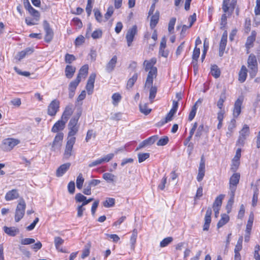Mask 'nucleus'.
Segmentation results:
<instances>
[{
	"mask_svg": "<svg viewBox=\"0 0 260 260\" xmlns=\"http://www.w3.org/2000/svg\"><path fill=\"white\" fill-rule=\"evenodd\" d=\"M240 178V174L239 173H234L230 178L229 189L230 190L231 199L229 200L228 204L226 206L227 208H229V206H230V207L232 206V204L235 196V193L237 189V187L239 182Z\"/></svg>",
	"mask_w": 260,
	"mask_h": 260,
	"instance_id": "obj_1",
	"label": "nucleus"
},
{
	"mask_svg": "<svg viewBox=\"0 0 260 260\" xmlns=\"http://www.w3.org/2000/svg\"><path fill=\"white\" fill-rule=\"evenodd\" d=\"M248 68L249 70V75L251 78H254L258 71V64L256 56L251 54L247 59Z\"/></svg>",
	"mask_w": 260,
	"mask_h": 260,
	"instance_id": "obj_2",
	"label": "nucleus"
},
{
	"mask_svg": "<svg viewBox=\"0 0 260 260\" xmlns=\"http://www.w3.org/2000/svg\"><path fill=\"white\" fill-rule=\"evenodd\" d=\"M250 134L249 127L244 124L243 128L239 132V136L237 141V145L241 147L244 145L245 141Z\"/></svg>",
	"mask_w": 260,
	"mask_h": 260,
	"instance_id": "obj_3",
	"label": "nucleus"
},
{
	"mask_svg": "<svg viewBox=\"0 0 260 260\" xmlns=\"http://www.w3.org/2000/svg\"><path fill=\"white\" fill-rule=\"evenodd\" d=\"M26 204L24 200L20 201L19 203L17 206L15 220L16 222H18L22 219L24 215Z\"/></svg>",
	"mask_w": 260,
	"mask_h": 260,
	"instance_id": "obj_4",
	"label": "nucleus"
},
{
	"mask_svg": "<svg viewBox=\"0 0 260 260\" xmlns=\"http://www.w3.org/2000/svg\"><path fill=\"white\" fill-rule=\"evenodd\" d=\"M60 107V102L54 99L49 104L47 107V114L50 116H54L59 111Z\"/></svg>",
	"mask_w": 260,
	"mask_h": 260,
	"instance_id": "obj_5",
	"label": "nucleus"
},
{
	"mask_svg": "<svg viewBox=\"0 0 260 260\" xmlns=\"http://www.w3.org/2000/svg\"><path fill=\"white\" fill-rule=\"evenodd\" d=\"M63 138V134L62 133H59L55 136L51 144V151H56L60 149L62 146Z\"/></svg>",
	"mask_w": 260,
	"mask_h": 260,
	"instance_id": "obj_6",
	"label": "nucleus"
},
{
	"mask_svg": "<svg viewBox=\"0 0 260 260\" xmlns=\"http://www.w3.org/2000/svg\"><path fill=\"white\" fill-rule=\"evenodd\" d=\"M75 137L68 138V141L66 144V149L63 154L64 158L69 159V157L72 155L73 148L75 144Z\"/></svg>",
	"mask_w": 260,
	"mask_h": 260,
	"instance_id": "obj_7",
	"label": "nucleus"
},
{
	"mask_svg": "<svg viewBox=\"0 0 260 260\" xmlns=\"http://www.w3.org/2000/svg\"><path fill=\"white\" fill-rule=\"evenodd\" d=\"M43 27L45 32L44 37L45 41L47 43H49L52 41L53 38V31L50 28L49 23L46 20L43 21Z\"/></svg>",
	"mask_w": 260,
	"mask_h": 260,
	"instance_id": "obj_8",
	"label": "nucleus"
},
{
	"mask_svg": "<svg viewBox=\"0 0 260 260\" xmlns=\"http://www.w3.org/2000/svg\"><path fill=\"white\" fill-rule=\"evenodd\" d=\"M137 33V27L136 25L129 28L126 34L125 38L127 41V46L130 47L134 41V37Z\"/></svg>",
	"mask_w": 260,
	"mask_h": 260,
	"instance_id": "obj_9",
	"label": "nucleus"
},
{
	"mask_svg": "<svg viewBox=\"0 0 260 260\" xmlns=\"http://www.w3.org/2000/svg\"><path fill=\"white\" fill-rule=\"evenodd\" d=\"M230 0H223L222 9L224 13H232L235 8L237 4V0H232L229 2Z\"/></svg>",
	"mask_w": 260,
	"mask_h": 260,
	"instance_id": "obj_10",
	"label": "nucleus"
},
{
	"mask_svg": "<svg viewBox=\"0 0 260 260\" xmlns=\"http://www.w3.org/2000/svg\"><path fill=\"white\" fill-rule=\"evenodd\" d=\"M157 72L156 68H152L149 71L145 84V87H149L153 84V79L156 77Z\"/></svg>",
	"mask_w": 260,
	"mask_h": 260,
	"instance_id": "obj_11",
	"label": "nucleus"
},
{
	"mask_svg": "<svg viewBox=\"0 0 260 260\" xmlns=\"http://www.w3.org/2000/svg\"><path fill=\"white\" fill-rule=\"evenodd\" d=\"M19 141L13 139H8L4 140L2 148L6 151L11 150L15 146L17 145Z\"/></svg>",
	"mask_w": 260,
	"mask_h": 260,
	"instance_id": "obj_12",
	"label": "nucleus"
},
{
	"mask_svg": "<svg viewBox=\"0 0 260 260\" xmlns=\"http://www.w3.org/2000/svg\"><path fill=\"white\" fill-rule=\"evenodd\" d=\"M227 39L228 32L226 30H225L222 35L221 40L219 43V55L220 56H222L223 55L224 51H225L227 44Z\"/></svg>",
	"mask_w": 260,
	"mask_h": 260,
	"instance_id": "obj_13",
	"label": "nucleus"
},
{
	"mask_svg": "<svg viewBox=\"0 0 260 260\" xmlns=\"http://www.w3.org/2000/svg\"><path fill=\"white\" fill-rule=\"evenodd\" d=\"M205 173V162L203 156L201 157L200 166L198 169V173L197 177V180L199 182H201L204 176Z\"/></svg>",
	"mask_w": 260,
	"mask_h": 260,
	"instance_id": "obj_14",
	"label": "nucleus"
},
{
	"mask_svg": "<svg viewBox=\"0 0 260 260\" xmlns=\"http://www.w3.org/2000/svg\"><path fill=\"white\" fill-rule=\"evenodd\" d=\"M74 110V107L73 104L68 105L64 109V110L61 117V119H64L68 121L70 117L72 115Z\"/></svg>",
	"mask_w": 260,
	"mask_h": 260,
	"instance_id": "obj_15",
	"label": "nucleus"
},
{
	"mask_svg": "<svg viewBox=\"0 0 260 260\" xmlns=\"http://www.w3.org/2000/svg\"><path fill=\"white\" fill-rule=\"evenodd\" d=\"M34 51L33 48L32 47H28L25 49L24 50L19 52L15 58L19 61L21 60L23 58H24L26 56L29 55L31 54Z\"/></svg>",
	"mask_w": 260,
	"mask_h": 260,
	"instance_id": "obj_16",
	"label": "nucleus"
},
{
	"mask_svg": "<svg viewBox=\"0 0 260 260\" xmlns=\"http://www.w3.org/2000/svg\"><path fill=\"white\" fill-rule=\"evenodd\" d=\"M212 214V209L210 207H208L205 216V223L203 226L204 231H208L209 229L210 224L211 223V216Z\"/></svg>",
	"mask_w": 260,
	"mask_h": 260,
	"instance_id": "obj_17",
	"label": "nucleus"
},
{
	"mask_svg": "<svg viewBox=\"0 0 260 260\" xmlns=\"http://www.w3.org/2000/svg\"><path fill=\"white\" fill-rule=\"evenodd\" d=\"M67 121L61 118L60 120L57 121L53 126L51 131L53 133H57L59 131H61L65 127Z\"/></svg>",
	"mask_w": 260,
	"mask_h": 260,
	"instance_id": "obj_18",
	"label": "nucleus"
},
{
	"mask_svg": "<svg viewBox=\"0 0 260 260\" xmlns=\"http://www.w3.org/2000/svg\"><path fill=\"white\" fill-rule=\"evenodd\" d=\"M243 100L238 99L234 104V108L233 110V116L237 118L240 114L241 112V106L242 104Z\"/></svg>",
	"mask_w": 260,
	"mask_h": 260,
	"instance_id": "obj_19",
	"label": "nucleus"
},
{
	"mask_svg": "<svg viewBox=\"0 0 260 260\" xmlns=\"http://www.w3.org/2000/svg\"><path fill=\"white\" fill-rule=\"evenodd\" d=\"M71 166L70 162H67L59 166L56 171V176L58 177L62 176L69 169Z\"/></svg>",
	"mask_w": 260,
	"mask_h": 260,
	"instance_id": "obj_20",
	"label": "nucleus"
},
{
	"mask_svg": "<svg viewBox=\"0 0 260 260\" xmlns=\"http://www.w3.org/2000/svg\"><path fill=\"white\" fill-rule=\"evenodd\" d=\"M117 62V57L116 55H114L106 64L105 68L106 71L108 73H111L114 70Z\"/></svg>",
	"mask_w": 260,
	"mask_h": 260,
	"instance_id": "obj_21",
	"label": "nucleus"
},
{
	"mask_svg": "<svg viewBox=\"0 0 260 260\" xmlns=\"http://www.w3.org/2000/svg\"><path fill=\"white\" fill-rule=\"evenodd\" d=\"M255 40V34L254 32H252L251 35L247 37L245 43V47L246 48L247 54L249 53V49L253 46V43Z\"/></svg>",
	"mask_w": 260,
	"mask_h": 260,
	"instance_id": "obj_22",
	"label": "nucleus"
},
{
	"mask_svg": "<svg viewBox=\"0 0 260 260\" xmlns=\"http://www.w3.org/2000/svg\"><path fill=\"white\" fill-rule=\"evenodd\" d=\"M81 110H79L76 114L71 119L68 124V126H79L78 122L81 115Z\"/></svg>",
	"mask_w": 260,
	"mask_h": 260,
	"instance_id": "obj_23",
	"label": "nucleus"
},
{
	"mask_svg": "<svg viewBox=\"0 0 260 260\" xmlns=\"http://www.w3.org/2000/svg\"><path fill=\"white\" fill-rule=\"evenodd\" d=\"M247 70L245 66H242L239 72L238 80L240 83H243L246 79Z\"/></svg>",
	"mask_w": 260,
	"mask_h": 260,
	"instance_id": "obj_24",
	"label": "nucleus"
},
{
	"mask_svg": "<svg viewBox=\"0 0 260 260\" xmlns=\"http://www.w3.org/2000/svg\"><path fill=\"white\" fill-rule=\"evenodd\" d=\"M76 71V68L72 66L67 65L65 68V75L68 79H71L74 76Z\"/></svg>",
	"mask_w": 260,
	"mask_h": 260,
	"instance_id": "obj_25",
	"label": "nucleus"
},
{
	"mask_svg": "<svg viewBox=\"0 0 260 260\" xmlns=\"http://www.w3.org/2000/svg\"><path fill=\"white\" fill-rule=\"evenodd\" d=\"M156 59L152 58L150 60H145L144 62V66L145 71L147 72L151 70L152 68H156L154 67V64L156 63Z\"/></svg>",
	"mask_w": 260,
	"mask_h": 260,
	"instance_id": "obj_26",
	"label": "nucleus"
},
{
	"mask_svg": "<svg viewBox=\"0 0 260 260\" xmlns=\"http://www.w3.org/2000/svg\"><path fill=\"white\" fill-rule=\"evenodd\" d=\"M19 193L16 189H12L8 192L5 196L7 201H11L18 198Z\"/></svg>",
	"mask_w": 260,
	"mask_h": 260,
	"instance_id": "obj_27",
	"label": "nucleus"
},
{
	"mask_svg": "<svg viewBox=\"0 0 260 260\" xmlns=\"http://www.w3.org/2000/svg\"><path fill=\"white\" fill-rule=\"evenodd\" d=\"M3 229L5 232L10 236H15L19 232V229L15 227L4 226Z\"/></svg>",
	"mask_w": 260,
	"mask_h": 260,
	"instance_id": "obj_28",
	"label": "nucleus"
},
{
	"mask_svg": "<svg viewBox=\"0 0 260 260\" xmlns=\"http://www.w3.org/2000/svg\"><path fill=\"white\" fill-rule=\"evenodd\" d=\"M159 18V13L158 11L156 12L154 15L151 16L150 26L152 29L154 28L157 24Z\"/></svg>",
	"mask_w": 260,
	"mask_h": 260,
	"instance_id": "obj_29",
	"label": "nucleus"
},
{
	"mask_svg": "<svg viewBox=\"0 0 260 260\" xmlns=\"http://www.w3.org/2000/svg\"><path fill=\"white\" fill-rule=\"evenodd\" d=\"M149 88H150L149 100L150 103H152L154 98H155L157 91V88L156 86H153L152 85H150Z\"/></svg>",
	"mask_w": 260,
	"mask_h": 260,
	"instance_id": "obj_30",
	"label": "nucleus"
},
{
	"mask_svg": "<svg viewBox=\"0 0 260 260\" xmlns=\"http://www.w3.org/2000/svg\"><path fill=\"white\" fill-rule=\"evenodd\" d=\"M103 178L108 183H113L116 181V176L110 173H105L103 175Z\"/></svg>",
	"mask_w": 260,
	"mask_h": 260,
	"instance_id": "obj_31",
	"label": "nucleus"
},
{
	"mask_svg": "<svg viewBox=\"0 0 260 260\" xmlns=\"http://www.w3.org/2000/svg\"><path fill=\"white\" fill-rule=\"evenodd\" d=\"M64 240L59 237H56L54 238V244L56 249L60 252H64V250L60 247V246L63 244Z\"/></svg>",
	"mask_w": 260,
	"mask_h": 260,
	"instance_id": "obj_32",
	"label": "nucleus"
},
{
	"mask_svg": "<svg viewBox=\"0 0 260 260\" xmlns=\"http://www.w3.org/2000/svg\"><path fill=\"white\" fill-rule=\"evenodd\" d=\"M230 219V217L229 215L226 214H223L221 215V218L220 220L217 223V228H220L223 226L224 224H225Z\"/></svg>",
	"mask_w": 260,
	"mask_h": 260,
	"instance_id": "obj_33",
	"label": "nucleus"
},
{
	"mask_svg": "<svg viewBox=\"0 0 260 260\" xmlns=\"http://www.w3.org/2000/svg\"><path fill=\"white\" fill-rule=\"evenodd\" d=\"M88 66L87 64H85L79 70V73L78 74L77 77L80 78L81 80V77L85 78L86 75L88 74Z\"/></svg>",
	"mask_w": 260,
	"mask_h": 260,
	"instance_id": "obj_34",
	"label": "nucleus"
},
{
	"mask_svg": "<svg viewBox=\"0 0 260 260\" xmlns=\"http://www.w3.org/2000/svg\"><path fill=\"white\" fill-rule=\"evenodd\" d=\"M226 100V95L225 91H223L220 95V98L217 101V106L220 110H222V108L223 107V103Z\"/></svg>",
	"mask_w": 260,
	"mask_h": 260,
	"instance_id": "obj_35",
	"label": "nucleus"
},
{
	"mask_svg": "<svg viewBox=\"0 0 260 260\" xmlns=\"http://www.w3.org/2000/svg\"><path fill=\"white\" fill-rule=\"evenodd\" d=\"M210 73L215 78H218L220 75V71L217 66L214 64L211 66Z\"/></svg>",
	"mask_w": 260,
	"mask_h": 260,
	"instance_id": "obj_36",
	"label": "nucleus"
},
{
	"mask_svg": "<svg viewBox=\"0 0 260 260\" xmlns=\"http://www.w3.org/2000/svg\"><path fill=\"white\" fill-rule=\"evenodd\" d=\"M176 112L177 111H175L174 109H171L170 112L166 115L165 120L161 121V125L164 124L165 123H166L168 122L171 121L173 116L174 115Z\"/></svg>",
	"mask_w": 260,
	"mask_h": 260,
	"instance_id": "obj_37",
	"label": "nucleus"
},
{
	"mask_svg": "<svg viewBox=\"0 0 260 260\" xmlns=\"http://www.w3.org/2000/svg\"><path fill=\"white\" fill-rule=\"evenodd\" d=\"M199 101H198L191 108V110L188 116L189 121H191L196 116L197 110L198 109L197 104L199 102Z\"/></svg>",
	"mask_w": 260,
	"mask_h": 260,
	"instance_id": "obj_38",
	"label": "nucleus"
},
{
	"mask_svg": "<svg viewBox=\"0 0 260 260\" xmlns=\"http://www.w3.org/2000/svg\"><path fill=\"white\" fill-rule=\"evenodd\" d=\"M115 203V200L112 198H106L105 201L103 202V205L106 208H110L114 206Z\"/></svg>",
	"mask_w": 260,
	"mask_h": 260,
	"instance_id": "obj_39",
	"label": "nucleus"
},
{
	"mask_svg": "<svg viewBox=\"0 0 260 260\" xmlns=\"http://www.w3.org/2000/svg\"><path fill=\"white\" fill-rule=\"evenodd\" d=\"M258 189L257 186H255L254 188V192L252 199V206L255 207L256 206L257 202L258 201Z\"/></svg>",
	"mask_w": 260,
	"mask_h": 260,
	"instance_id": "obj_40",
	"label": "nucleus"
},
{
	"mask_svg": "<svg viewBox=\"0 0 260 260\" xmlns=\"http://www.w3.org/2000/svg\"><path fill=\"white\" fill-rule=\"evenodd\" d=\"M138 73H135L133 76L129 78L127 83V88H132L138 79Z\"/></svg>",
	"mask_w": 260,
	"mask_h": 260,
	"instance_id": "obj_41",
	"label": "nucleus"
},
{
	"mask_svg": "<svg viewBox=\"0 0 260 260\" xmlns=\"http://www.w3.org/2000/svg\"><path fill=\"white\" fill-rule=\"evenodd\" d=\"M81 80L79 77H77L76 79L72 81L69 85V90H75Z\"/></svg>",
	"mask_w": 260,
	"mask_h": 260,
	"instance_id": "obj_42",
	"label": "nucleus"
},
{
	"mask_svg": "<svg viewBox=\"0 0 260 260\" xmlns=\"http://www.w3.org/2000/svg\"><path fill=\"white\" fill-rule=\"evenodd\" d=\"M139 108L141 112L146 115L149 114L151 111V109L148 108L147 105L146 104H140Z\"/></svg>",
	"mask_w": 260,
	"mask_h": 260,
	"instance_id": "obj_43",
	"label": "nucleus"
},
{
	"mask_svg": "<svg viewBox=\"0 0 260 260\" xmlns=\"http://www.w3.org/2000/svg\"><path fill=\"white\" fill-rule=\"evenodd\" d=\"M223 195L220 194L218 196L216 199L213 205V208H219L222 204V200L223 199Z\"/></svg>",
	"mask_w": 260,
	"mask_h": 260,
	"instance_id": "obj_44",
	"label": "nucleus"
},
{
	"mask_svg": "<svg viewBox=\"0 0 260 260\" xmlns=\"http://www.w3.org/2000/svg\"><path fill=\"white\" fill-rule=\"evenodd\" d=\"M122 99L121 95L119 93H114L112 96V104L117 106Z\"/></svg>",
	"mask_w": 260,
	"mask_h": 260,
	"instance_id": "obj_45",
	"label": "nucleus"
},
{
	"mask_svg": "<svg viewBox=\"0 0 260 260\" xmlns=\"http://www.w3.org/2000/svg\"><path fill=\"white\" fill-rule=\"evenodd\" d=\"M84 179L81 173H80L77 177L76 186L79 189H81L83 186Z\"/></svg>",
	"mask_w": 260,
	"mask_h": 260,
	"instance_id": "obj_46",
	"label": "nucleus"
},
{
	"mask_svg": "<svg viewBox=\"0 0 260 260\" xmlns=\"http://www.w3.org/2000/svg\"><path fill=\"white\" fill-rule=\"evenodd\" d=\"M68 127L69 129L68 138L74 137V136H75L78 131L79 126H68Z\"/></svg>",
	"mask_w": 260,
	"mask_h": 260,
	"instance_id": "obj_47",
	"label": "nucleus"
},
{
	"mask_svg": "<svg viewBox=\"0 0 260 260\" xmlns=\"http://www.w3.org/2000/svg\"><path fill=\"white\" fill-rule=\"evenodd\" d=\"M113 12H114L113 7L112 6L109 7L107 9V12L106 13V14L104 15V22L107 21L110 18V17L112 15V14H113Z\"/></svg>",
	"mask_w": 260,
	"mask_h": 260,
	"instance_id": "obj_48",
	"label": "nucleus"
},
{
	"mask_svg": "<svg viewBox=\"0 0 260 260\" xmlns=\"http://www.w3.org/2000/svg\"><path fill=\"white\" fill-rule=\"evenodd\" d=\"M173 241V238L168 237L164 239L160 243V246L161 247H165L168 246L170 243Z\"/></svg>",
	"mask_w": 260,
	"mask_h": 260,
	"instance_id": "obj_49",
	"label": "nucleus"
},
{
	"mask_svg": "<svg viewBox=\"0 0 260 260\" xmlns=\"http://www.w3.org/2000/svg\"><path fill=\"white\" fill-rule=\"evenodd\" d=\"M76 60L75 56L73 54L67 53L64 56V61L66 63L70 64Z\"/></svg>",
	"mask_w": 260,
	"mask_h": 260,
	"instance_id": "obj_50",
	"label": "nucleus"
},
{
	"mask_svg": "<svg viewBox=\"0 0 260 260\" xmlns=\"http://www.w3.org/2000/svg\"><path fill=\"white\" fill-rule=\"evenodd\" d=\"M94 13L95 18L98 22L101 23L102 21H104V19H103V16L98 9H94Z\"/></svg>",
	"mask_w": 260,
	"mask_h": 260,
	"instance_id": "obj_51",
	"label": "nucleus"
},
{
	"mask_svg": "<svg viewBox=\"0 0 260 260\" xmlns=\"http://www.w3.org/2000/svg\"><path fill=\"white\" fill-rule=\"evenodd\" d=\"M150 154L149 153H140L138 154V160L140 163L145 161L146 159L149 158Z\"/></svg>",
	"mask_w": 260,
	"mask_h": 260,
	"instance_id": "obj_52",
	"label": "nucleus"
},
{
	"mask_svg": "<svg viewBox=\"0 0 260 260\" xmlns=\"http://www.w3.org/2000/svg\"><path fill=\"white\" fill-rule=\"evenodd\" d=\"M28 11L32 16L36 18V21H38L39 20L40 15L39 12L37 10L35 9L33 7H31Z\"/></svg>",
	"mask_w": 260,
	"mask_h": 260,
	"instance_id": "obj_53",
	"label": "nucleus"
},
{
	"mask_svg": "<svg viewBox=\"0 0 260 260\" xmlns=\"http://www.w3.org/2000/svg\"><path fill=\"white\" fill-rule=\"evenodd\" d=\"M176 21V19L175 17H172L168 25V30L170 32H172L174 28V25L175 24Z\"/></svg>",
	"mask_w": 260,
	"mask_h": 260,
	"instance_id": "obj_54",
	"label": "nucleus"
},
{
	"mask_svg": "<svg viewBox=\"0 0 260 260\" xmlns=\"http://www.w3.org/2000/svg\"><path fill=\"white\" fill-rule=\"evenodd\" d=\"M169 138L167 136H164L160 138L157 142V146H164L168 144Z\"/></svg>",
	"mask_w": 260,
	"mask_h": 260,
	"instance_id": "obj_55",
	"label": "nucleus"
},
{
	"mask_svg": "<svg viewBox=\"0 0 260 260\" xmlns=\"http://www.w3.org/2000/svg\"><path fill=\"white\" fill-rule=\"evenodd\" d=\"M243 237L240 236L237 241L234 251H240L242 248Z\"/></svg>",
	"mask_w": 260,
	"mask_h": 260,
	"instance_id": "obj_56",
	"label": "nucleus"
},
{
	"mask_svg": "<svg viewBox=\"0 0 260 260\" xmlns=\"http://www.w3.org/2000/svg\"><path fill=\"white\" fill-rule=\"evenodd\" d=\"M102 31L101 29H99L94 30L92 32L91 37L93 39H97L101 38L102 36Z\"/></svg>",
	"mask_w": 260,
	"mask_h": 260,
	"instance_id": "obj_57",
	"label": "nucleus"
},
{
	"mask_svg": "<svg viewBox=\"0 0 260 260\" xmlns=\"http://www.w3.org/2000/svg\"><path fill=\"white\" fill-rule=\"evenodd\" d=\"M113 153H109L100 158L102 164L105 162H109L114 157Z\"/></svg>",
	"mask_w": 260,
	"mask_h": 260,
	"instance_id": "obj_58",
	"label": "nucleus"
},
{
	"mask_svg": "<svg viewBox=\"0 0 260 260\" xmlns=\"http://www.w3.org/2000/svg\"><path fill=\"white\" fill-rule=\"evenodd\" d=\"M200 54V49L197 47H195L192 54V60H198Z\"/></svg>",
	"mask_w": 260,
	"mask_h": 260,
	"instance_id": "obj_59",
	"label": "nucleus"
},
{
	"mask_svg": "<svg viewBox=\"0 0 260 260\" xmlns=\"http://www.w3.org/2000/svg\"><path fill=\"white\" fill-rule=\"evenodd\" d=\"M227 17L225 14H223L221 16L220 22V29H223L225 27L227 22Z\"/></svg>",
	"mask_w": 260,
	"mask_h": 260,
	"instance_id": "obj_60",
	"label": "nucleus"
},
{
	"mask_svg": "<svg viewBox=\"0 0 260 260\" xmlns=\"http://www.w3.org/2000/svg\"><path fill=\"white\" fill-rule=\"evenodd\" d=\"M158 138L157 135L152 136L148 139H146V142L148 144V145H150L153 144L155 142H156Z\"/></svg>",
	"mask_w": 260,
	"mask_h": 260,
	"instance_id": "obj_61",
	"label": "nucleus"
},
{
	"mask_svg": "<svg viewBox=\"0 0 260 260\" xmlns=\"http://www.w3.org/2000/svg\"><path fill=\"white\" fill-rule=\"evenodd\" d=\"M85 210L86 209L85 207H82V206L79 205L77 208V216L79 218L82 217L83 215V212L85 211Z\"/></svg>",
	"mask_w": 260,
	"mask_h": 260,
	"instance_id": "obj_62",
	"label": "nucleus"
},
{
	"mask_svg": "<svg viewBox=\"0 0 260 260\" xmlns=\"http://www.w3.org/2000/svg\"><path fill=\"white\" fill-rule=\"evenodd\" d=\"M75 199L76 202L82 203L84 200H85L86 197L83 195L82 194L78 193L76 194Z\"/></svg>",
	"mask_w": 260,
	"mask_h": 260,
	"instance_id": "obj_63",
	"label": "nucleus"
},
{
	"mask_svg": "<svg viewBox=\"0 0 260 260\" xmlns=\"http://www.w3.org/2000/svg\"><path fill=\"white\" fill-rule=\"evenodd\" d=\"M84 37L83 36L80 35L76 39L75 41V45L76 46H80L82 45L84 42Z\"/></svg>",
	"mask_w": 260,
	"mask_h": 260,
	"instance_id": "obj_64",
	"label": "nucleus"
}]
</instances>
